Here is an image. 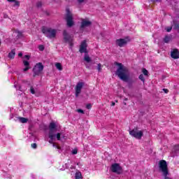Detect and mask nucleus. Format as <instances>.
<instances>
[{"label": "nucleus", "instance_id": "nucleus-1", "mask_svg": "<svg viewBox=\"0 0 179 179\" xmlns=\"http://www.w3.org/2000/svg\"><path fill=\"white\" fill-rule=\"evenodd\" d=\"M49 143L52 144L53 148L56 149H61V147L55 145L54 141L57 139V141H61V138H65L62 133H57V124L55 122H50L49 124Z\"/></svg>", "mask_w": 179, "mask_h": 179}, {"label": "nucleus", "instance_id": "nucleus-2", "mask_svg": "<svg viewBox=\"0 0 179 179\" xmlns=\"http://www.w3.org/2000/svg\"><path fill=\"white\" fill-rule=\"evenodd\" d=\"M115 65L117 66L115 75H117L121 80H123V82H128V80H129V71L128 68L117 62H115Z\"/></svg>", "mask_w": 179, "mask_h": 179}, {"label": "nucleus", "instance_id": "nucleus-3", "mask_svg": "<svg viewBox=\"0 0 179 179\" xmlns=\"http://www.w3.org/2000/svg\"><path fill=\"white\" fill-rule=\"evenodd\" d=\"M42 33H43L48 38H55L58 30L52 27H43Z\"/></svg>", "mask_w": 179, "mask_h": 179}, {"label": "nucleus", "instance_id": "nucleus-4", "mask_svg": "<svg viewBox=\"0 0 179 179\" xmlns=\"http://www.w3.org/2000/svg\"><path fill=\"white\" fill-rule=\"evenodd\" d=\"M129 135L135 138L136 139L141 140L142 139V136H143V130H138V129H133L132 130H129Z\"/></svg>", "mask_w": 179, "mask_h": 179}, {"label": "nucleus", "instance_id": "nucleus-5", "mask_svg": "<svg viewBox=\"0 0 179 179\" xmlns=\"http://www.w3.org/2000/svg\"><path fill=\"white\" fill-rule=\"evenodd\" d=\"M66 14L65 17L66 22L67 23L68 27H72L73 26V15L69 9L66 10Z\"/></svg>", "mask_w": 179, "mask_h": 179}, {"label": "nucleus", "instance_id": "nucleus-6", "mask_svg": "<svg viewBox=\"0 0 179 179\" xmlns=\"http://www.w3.org/2000/svg\"><path fill=\"white\" fill-rule=\"evenodd\" d=\"M44 69V66H43V63L39 62L37 63L33 69V72L35 76L41 75V72Z\"/></svg>", "mask_w": 179, "mask_h": 179}, {"label": "nucleus", "instance_id": "nucleus-7", "mask_svg": "<svg viewBox=\"0 0 179 179\" xmlns=\"http://www.w3.org/2000/svg\"><path fill=\"white\" fill-rule=\"evenodd\" d=\"M112 173H116V174H121L122 173V168L120 166V164H113L110 166Z\"/></svg>", "mask_w": 179, "mask_h": 179}, {"label": "nucleus", "instance_id": "nucleus-8", "mask_svg": "<svg viewBox=\"0 0 179 179\" xmlns=\"http://www.w3.org/2000/svg\"><path fill=\"white\" fill-rule=\"evenodd\" d=\"M63 36L66 43H69V45L72 47V45H73V43H72V41H73L72 36L68 35V32H66V30H64L63 31Z\"/></svg>", "mask_w": 179, "mask_h": 179}, {"label": "nucleus", "instance_id": "nucleus-9", "mask_svg": "<svg viewBox=\"0 0 179 179\" xmlns=\"http://www.w3.org/2000/svg\"><path fill=\"white\" fill-rule=\"evenodd\" d=\"M129 41V39L128 38H120L116 40V44L119 47H125L127 44H128V42Z\"/></svg>", "mask_w": 179, "mask_h": 179}, {"label": "nucleus", "instance_id": "nucleus-10", "mask_svg": "<svg viewBox=\"0 0 179 179\" xmlns=\"http://www.w3.org/2000/svg\"><path fill=\"white\" fill-rule=\"evenodd\" d=\"M79 52L81 54H83V52L86 54V52H87V44L86 43V41H83L81 43V45H80Z\"/></svg>", "mask_w": 179, "mask_h": 179}, {"label": "nucleus", "instance_id": "nucleus-11", "mask_svg": "<svg viewBox=\"0 0 179 179\" xmlns=\"http://www.w3.org/2000/svg\"><path fill=\"white\" fill-rule=\"evenodd\" d=\"M83 83H78L76 86V96L78 97L79 94H80V92H82V88L83 87Z\"/></svg>", "mask_w": 179, "mask_h": 179}, {"label": "nucleus", "instance_id": "nucleus-12", "mask_svg": "<svg viewBox=\"0 0 179 179\" xmlns=\"http://www.w3.org/2000/svg\"><path fill=\"white\" fill-rule=\"evenodd\" d=\"M92 25V22L89 20L83 19L81 22L80 29H85V27H89Z\"/></svg>", "mask_w": 179, "mask_h": 179}, {"label": "nucleus", "instance_id": "nucleus-13", "mask_svg": "<svg viewBox=\"0 0 179 179\" xmlns=\"http://www.w3.org/2000/svg\"><path fill=\"white\" fill-rule=\"evenodd\" d=\"M171 57L173 59H178L179 58V51L178 49H173L171 52Z\"/></svg>", "mask_w": 179, "mask_h": 179}, {"label": "nucleus", "instance_id": "nucleus-14", "mask_svg": "<svg viewBox=\"0 0 179 179\" xmlns=\"http://www.w3.org/2000/svg\"><path fill=\"white\" fill-rule=\"evenodd\" d=\"M23 64L24 65V66H26L23 71L24 72H27V71H29V69H30V66H29L30 65V63H29V62L24 60L23 61Z\"/></svg>", "mask_w": 179, "mask_h": 179}, {"label": "nucleus", "instance_id": "nucleus-15", "mask_svg": "<svg viewBox=\"0 0 179 179\" xmlns=\"http://www.w3.org/2000/svg\"><path fill=\"white\" fill-rule=\"evenodd\" d=\"M18 120L20 121V122H22V124H26V122L29 121V119L26 117H18Z\"/></svg>", "mask_w": 179, "mask_h": 179}, {"label": "nucleus", "instance_id": "nucleus-16", "mask_svg": "<svg viewBox=\"0 0 179 179\" xmlns=\"http://www.w3.org/2000/svg\"><path fill=\"white\" fill-rule=\"evenodd\" d=\"M76 179H83L82 177V173L80 171H77L75 175Z\"/></svg>", "mask_w": 179, "mask_h": 179}, {"label": "nucleus", "instance_id": "nucleus-17", "mask_svg": "<svg viewBox=\"0 0 179 179\" xmlns=\"http://www.w3.org/2000/svg\"><path fill=\"white\" fill-rule=\"evenodd\" d=\"M15 50H11V52L8 53V58L13 59V58H15Z\"/></svg>", "mask_w": 179, "mask_h": 179}, {"label": "nucleus", "instance_id": "nucleus-18", "mask_svg": "<svg viewBox=\"0 0 179 179\" xmlns=\"http://www.w3.org/2000/svg\"><path fill=\"white\" fill-rule=\"evenodd\" d=\"M171 36H166L164 38V43H170L171 41Z\"/></svg>", "mask_w": 179, "mask_h": 179}, {"label": "nucleus", "instance_id": "nucleus-19", "mask_svg": "<svg viewBox=\"0 0 179 179\" xmlns=\"http://www.w3.org/2000/svg\"><path fill=\"white\" fill-rule=\"evenodd\" d=\"M84 61L89 63V62H91L92 59H90V57H89L87 55H85Z\"/></svg>", "mask_w": 179, "mask_h": 179}, {"label": "nucleus", "instance_id": "nucleus-20", "mask_svg": "<svg viewBox=\"0 0 179 179\" xmlns=\"http://www.w3.org/2000/svg\"><path fill=\"white\" fill-rule=\"evenodd\" d=\"M55 66L57 69H58V71H62V65L61 64V63H56Z\"/></svg>", "mask_w": 179, "mask_h": 179}, {"label": "nucleus", "instance_id": "nucleus-21", "mask_svg": "<svg viewBox=\"0 0 179 179\" xmlns=\"http://www.w3.org/2000/svg\"><path fill=\"white\" fill-rule=\"evenodd\" d=\"M173 152H175V153L176 155H178V153H179V145H176L173 149Z\"/></svg>", "mask_w": 179, "mask_h": 179}, {"label": "nucleus", "instance_id": "nucleus-22", "mask_svg": "<svg viewBox=\"0 0 179 179\" xmlns=\"http://www.w3.org/2000/svg\"><path fill=\"white\" fill-rule=\"evenodd\" d=\"M15 34L17 35V38H20L22 37V32H20L19 31H16L15 32Z\"/></svg>", "mask_w": 179, "mask_h": 179}, {"label": "nucleus", "instance_id": "nucleus-23", "mask_svg": "<svg viewBox=\"0 0 179 179\" xmlns=\"http://www.w3.org/2000/svg\"><path fill=\"white\" fill-rule=\"evenodd\" d=\"M14 87H15L17 90H20V92H22V87L16 84V83L14 84Z\"/></svg>", "mask_w": 179, "mask_h": 179}, {"label": "nucleus", "instance_id": "nucleus-24", "mask_svg": "<svg viewBox=\"0 0 179 179\" xmlns=\"http://www.w3.org/2000/svg\"><path fill=\"white\" fill-rule=\"evenodd\" d=\"M138 79L141 80L142 82L145 83V77L143 76V74H141L138 77Z\"/></svg>", "mask_w": 179, "mask_h": 179}, {"label": "nucleus", "instance_id": "nucleus-25", "mask_svg": "<svg viewBox=\"0 0 179 179\" xmlns=\"http://www.w3.org/2000/svg\"><path fill=\"white\" fill-rule=\"evenodd\" d=\"M143 75H145V76H148L149 72L148 71V70H146V69H143Z\"/></svg>", "mask_w": 179, "mask_h": 179}, {"label": "nucleus", "instance_id": "nucleus-26", "mask_svg": "<svg viewBox=\"0 0 179 179\" xmlns=\"http://www.w3.org/2000/svg\"><path fill=\"white\" fill-rule=\"evenodd\" d=\"M97 71L98 72H101V64H98Z\"/></svg>", "mask_w": 179, "mask_h": 179}, {"label": "nucleus", "instance_id": "nucleus-27", "mask_svg": "<svg viewBox=\"0 0 179 179\" xmlns=\"http://www.w3.org/2000/svg\"><path fill=\"white\" fill-rule=\"evenodd\" d=\"M172 29H173L172 27H168L166 28L167 33H170V31H171Z\"/></svg>", "mask_w": 179, "mask_h": 179}, {"label": "nucleus", "instance_id": "nucleus-28", "mask_svg": "<svg viewBox=\"0 0 179 179\" xmlns=\"http://www.w3.org/2000/svg\"><path fill=\"white\" fill-rule=\"evenodd\" d=\"M42 6H43V3H41V1H38V2L36 3L37 8H41Z\"/></svg>", "mask_w": 179, "mask_h": 179}, {"label": "nucleus", "instance_id": "nucleus-29", "mask_svg": "<svg viewBox=\"0 0 179 179\" xmlns=\"http://www.w3.org/2000/svg\"><path fill=\"white\" fill-rule=\"evenodd\" d=\"M30 92L31 93V94H34L36 93V91H34V88L33 87H31Z\"/></svg>", "mask_w": 179, "mask_h": 179}, {"label": "nucleus", "instance_id": "nucleus-30", "mask_svg": "<svg viewBox=\"0 0 179 179\" xmlns=\"http://www.w3.org/2000/svg\"><path fill=\"white\" fill-rule=\"evenodd\" d=\"M40 51H44V45H41L38 47Z\"/></svg>", "mask_w": 179, "mask_h": 179}, {"label": "nucleus", "instance_id": "nucleus-31", "mask_svg": "<svg viewBox=\"0 0 179 179\" xmlns=\"http://www.w3.org/2000/svg\"><path fill=\"white\" fill-rule=\"evenodd\" d=\"M14 2H15L14 6H20V3L19 1H15Z\"/></svg>", "mask_w": 179, "mask_h": 179}, {"label": "nucleus", "instance_id": "nucleus-32", "mask_svg": "<svg viewBox=\"0 0 179 179\" xmlns=\"http://www.w3.org/2000/svg\"><path fill=\"white\" fill-rule=\"evenodd\" d=\"M72 155H78V150L74 149L72 150Z\"/></svg>", "mask_w": 179, "mask_h": 179}, {"label": "nucleus", "instance_id": "nucleus-33", "mask_svg": "<svg viewBox=\"0 0 179 179\" xmlns=\"http://www.w3.org/2000/svg\"><path fill=\"white\" fill-rule=\"evenodd\" d=\"M77 113H80L81 114H85V112L83 111V110L82 109H78L77 110Z\"/></svg>", "mask_w": 179, "mask_h": 179}, {"label": "nucleus", "instance_id": "nucleus-34", "mask_svg": "<svg viewBox=\"0 0 179 179\" xmlns=\"http://www.w3.org/2000/svg\"><path fill=\"white\" fill-rule=\"evenodd\" d=\"M31 148H33V149H36L37 148V144L36 143H32L31 144Z\"/></svg>", "mask_w": 179, "mask_h": 179}, {"label": "nucleus", "instance_id": "nucleus-35", "mask_svg": "<svg viewBox=\"0 0 179 179\" xmlns=\"http://www.w3.org/2000/svg\"><path fill=\"white\" fill-rule=\"evenodd\" d=\"M86 108H87L88 110H90V108H92V104L90 103L87 104Z\"/></svg>", "mask_w": 179, "mask_h": 179}, {"label": "nucleus", "instance_id": "nucleus-36", "mask_svg": "<svg viewBox=\"0 0 179 179\" xmlns=\"http://www.w3.org/2000/svg\"><path fill=\"white\" fill-rule=\"evenodd\" d=\"M24 58H27V59H30V56L28 55H26L24 56Z\"/></svg>", "mask_w": 179, "mask_h": 179}, {"label": "nucleus", "instance_id": "nucleus-37", "mask_svg": "<svg viewBox=\"0 0 179 179\" xmlns=\"http://www.w3.org/2000/svg\"><path fill=\"white\" fill-rule=\"evenodd\" d=\"M163 91L164 92V93H169V90L167 89H163Z\"/></svg>", "mask_w": 179, "mask_h": 179}, {"label": "nucleus", "instance_id": "nucleus-38", "mask_svg": "<svg viewBox=\"0 0 179 179\" xmlns=\"http://www.w3.org/2000/svg\"><path fill=\"white\" fill-rule=\"evenodd\" d=\"M18 57H23V53L22 52H20L18 54Z\"/></svg>", "mask_w": 179, "mask_h": 179}, {"label": "nucleus", "instance_id": "nucleus-39", "mask_svg": "<svg viewBox=\"0 0 179 179\" xmlns=\"http://www.w3.org/2000/svg\"><path fill=\"white\" fill-rule=\"evenodd\" d=\"M79 3H82V2H85V0H78Z\"/></svg>", "mask_w": 179, "mask_h": 179}, {"label": "nucleus", "instance_id": "nucleus-40", "mask_svg": "<svg viewBox=\"0 0 179 179\" xmlns=\"http://www.w3.org/2000/svg\"><path fill=\"white\" fill-rule=\"evenodd\" d=\"M111 106H112V107H114V106H115V102H112Z\"/></svg>", "mask_w": 179, "mask_h": 179}, {"label": "nucleus", "instance_id": "nucleus-41", "mask_svg": "<svg viewBox=\"0 0 179 179\" xmlns=\"http://www.w3.org/2000/svg\"><path fill=\"white\" fill-rule=\"evenodd\" d=\"M8 2H15V0H8Z\"/></svg>", "mask_w": 179, "mask_h": 179}, {"label": "nucleus", "instance_id": "nucleus-42", "mask_svg": "<svg viewBox=\"0 0 179 179\" xmlns=\"http://www.w3.org/2000/svg\"><path fill=\"white\" fill-rule=\"evenodd\" d=\"M86 68H89V66L86 65Z\"/></svg>", "mask_w": 179, "mask_h": 179}]
</instances>
